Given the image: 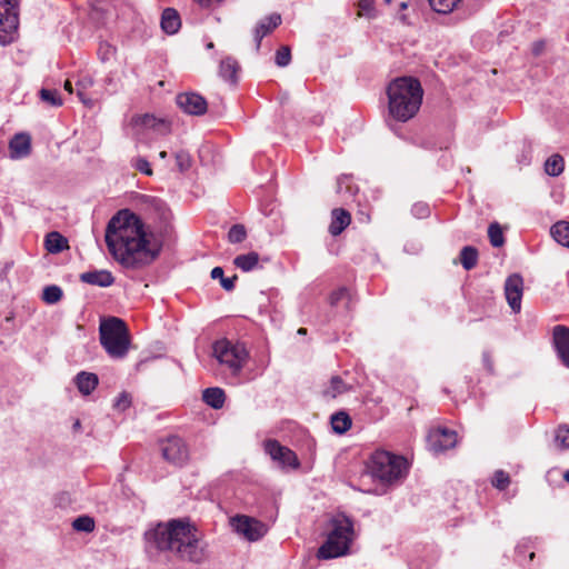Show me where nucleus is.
<instances>
[{
	"mask_svg": "<svg viewBox=\"0 0 569 569\" xmlns=\"http://www.w3.org/2000/svg\"><path fill=\"white\" fill-rule=\"evenodd\" d=\"M104 241L112 258L131 270L152 264L162 251V242L151 241L141 218L129 209H121L111 217Z\"/></svg>",
	"mask_w": 569,
	"mask_h": 569,
	"instance_id": "nucleus-1",
	"label": "nucleus"
},
{
	"mask_svg": "<svg viewBox=\"0 0 569 569\" xmlns=\"http://www.w3.org/2000/svg\"><path fill=\"white\" fill-rule=\"evenodd\" d=\"M150 548L159 551H171L182 560L200 563L206 559V551L197 537V529L183 520H171L167 525L159 523L146 532Z\"/></svg>",
	"mask_w": 569,
	"mask_h": 569,
	"instance_id": "nucleus-2",
	"label": "nucleus"
},
{
	"mask_svg": "<svg viewBox=\"0 0 569 569\" xmlns=\"http://www.w3.org/2000/svg\"><path fill=\"white\" fill-rule=\"evenodd\" d=\"M387 96L390 116L397 121L406 122L418 113L423 89L418 79L400 77L388 84Z\"/></svg>",
	"mask_w": 569,
	"mask_h": 569,
	"instance_id": "nucleus-3",
	"label": "nucleus"
},
{
	"mask_svg": "<svg viewBox=\"0 0 569 569\" xmlns=\"http://www.w3.org/2000/svg\"><path fill=\"white\" fill-rule=\"evenodd\" d=\"M409 469L410 463L403 456L377 450L365 462L362 477L369 476L385 487H392L406 479Z\"/></svg>",
	"mask_w": 569,
	"mask_h": 569,
	"instance_id": "nucleus-4",
	"label": "nucleus"
},
{
	"mask_svg": "<svg viewBox=\"0 0 569 569\" xmlns=\"http://www.w3.org/2000/svg\"><path fill=\"white\" fill-rule=\"evenodd\" d=\"M330 531L326 541L320 546L317 551L319 559H333L347 553L351 542V535L353 532L352 520L338 515L330 521Z\"/></svg>",
	"mask_w": 569,
	"mask_h": 569,
	"instance_id": "nucleus-5",
	"label": "nucleus"
},
{
	"mask_svg": "<svg viewBox=\"0 0 569 569\" xmlns=\"http://www.w3.org/2000/svg\"><path fill=\"white\" fill-rule=\"evenodd\" d=\"M100 342L111 358H123L130 346V336L126 322L116 317L102 321L100 325Z\"/></svg>",
	"mask_w": 569,
	"mask_h": 569,
	"instance_id": "nucleus-6",
	"label": "nucleus"
},
{
	"mask_svg": "<svg viewBox=\"0 0 569 569\" xmlns=\"http://www.w3.org/2000/svg\"><path fill=\"white\" fill-rule=\"evenodd\" d=\"M213 355L221 365H226L233 375H238L246 366L249 352L243 343L232 342L226 338L217 340L213 346Z\"/></svg>",
	"mask_w": 569,
	"mask_h": 569,
	"instance_id": "nucleus-7",
	"label": "nucleus"
},
{
	"mask_svg": "<svg viewBox=\"0 0 569 569\" xmlns=\"http://www.w3.org/2000/svg\"><path fill=\"white\" fill-rule=\"evenodd\" d=\"M18 0H0V44H10L19 26Z\"/></svg>",
	"mask_w": 569,
	"mask_h": 569,
	"instance_id": "nucleus-8",
	"label": "nucleus"
},
{
	"mask_svg": "<svg viewBox=\"0 0 569 569\" xmlns=\"http://www.w3.org/2000/svg\"><path fill=\"white\" fill-rule=\"evenodd\" d=\"M162 458L176 467L184 466L189 460V448L178 436H170L159 441Z\"/></svg>",
	"mask_w": 569,
	"mask_h": 569,
	"instance_id": "nucleus-9",
	"label": "nucleus"
},
{
	"mask_svg": "<svg viewBox=\"0 0 569 569\" xmlns=\"http://www.w3.org/2000/svg\"><path fill=\"white\" fill-rule=\"evenodd\" d=\"M231 525L239 535H242L249 541L261 539L268 531L262 521L246 515H237L231 518Z\"/></svg>",
	"mask_w": 569,
	"mask_h": 569,
	"instance_id": "nucleus-10",
	"label": "nucleus"
},
{
	"mask_svg": "<svg viewBox=\"0 0 569 569\" xmlns=\"http://www.w3.org/2000/svg\"><path fill=\"white\" fill-rule=\"evenodd\" d=\"M264 450L271 459L277 461L282 468L290 467L297 469L300 466L296 452L290 448L282 446L276 439L264 441Z\"/></svg>",
	"mask_w": 569,
	"mask_h": 569,
	"instance_id": "nucleus-11",
	"label": "nucleus"
},
{
	"mask_svg": "<svg viewBox=\"0 0 569 569\" xmlns=\"http://www.w3.org/2000/svg\"><path fill=\"white\" fill-rule=\"evenodd\" d=\"M427 439L432 451L441 452L456 446L457 433L448 428L438 427L430 430Z\"/></svg>",
	"mask_w": 569,
	"mask_h": 569,
	"instance_id": "nucleus-12",
	"label": "nucleus"
},
{
	"mask_svg": "<svg viewBox=\"0 0 569 569\" xmlns=\"http://www.w3.org/2000/svg\"><path fill=\"white\" fill-rule=\"evenodd\" d=\"M176 101L183 112L191 116H202L208 109L207 100L196 92L179 93Z\"/></svg>",
	"mask_w": 569,
	"mask_h": 569,
	"instance_id": "nucleus-13",
	"label": "nucleus"
},
{
	"mask_svg": "<svg viewBox=\"0 0 569 569\" xmlns=\"http://www.w3.org/2000/svg\"><path fill=\"white\" fill-rule=\"evenodd\" d=\"M522 292V277L518 273L509 276L505 282V296L508 301V305L515 312H519L521 309Z\"/></svg>",
	"mask_w": 569,
	"mask_h": 569,
	"instance_id": "nucleus-14",
	"label": "nucleus"
},
{
	"mask_svg": "<svg viewBox=\"0 0 569 569\" xmlns=\"http://www.w3.org/2000/svg\"><path fill=\"white\" fill-rule=\"evenodd\" d=\"M552 343L561 362L569 368V328L562 325L555 326Z\"/></svg>",
	"mask_w": 569,
	"mask_h": 569,
	"instance_id": "nucleus-15",
	"label": "nucleus"
},
{
	"mask_svg": "<svg viewBox=\"0 0 569 569\" xmlns=\"http://www.w3.org/2000/svg\"><path fill=\"white\" fill-rule=\"evenodd\" d=\"M281 16L279 13H272L263 19H261L254 30H253V39L256 42V50L259 51L261 41L264 37L272 33L280 24H281Z\"/></svg>",
	"mask_w": 569,
	"mask_h": 569,
	"instance_id": "nucleus-16",
	"label": "nucleus"
},
{
	"mask_svg": "<svg viewBox=\"0 0 569 569\" xmlns=\"http://www.w3.org/2000/svg\"><path fill=\"white\" fill-rule=\"evenodd\" d=\"M10 157L12 159L24 158L31 152V137L21 132L13 136L9 142Z\"/></svg>",
	"mask_w": 569,
	"mask_h": 569,
	"instance_id": "nucleus-17",
	"label": "nucleus"
},
{
	"mask_svg": "<svg viewBox=\"0 0 569 569\" xmlns=\"http://www.w3.org/2000/svg\"><path fill=\"white\" fill-rule=\"evenodd\" d=\"M80 280L91 286L110 287L114 282V277L108 270H94L81 273Z\"/></svg>",
	"mask_w": 569,
	"mask_h": 569,
	"instance_id": "nucleus-18",
	"label": "nucleus"
},
{
	"mask_svg": "<svg viewBox=\"0 0 569 569\" xmlns=\"http://www.w3.org/2000/svg\"><path fill=\"white\" fill-rule=\"evenodd\" d=\"M351 223V214L349 211L337 208L331 212V222L329 226V232L332 236L340 234Z\"/></svg>",
	"mask_w": 569,
	"mask_h": 569,
	"instance_id": "nucleus-19",
	"label": "nucleus"
},
{
	"mask_svg": "<svg viewBox=\"0 0 569 569\" xmlns=\"http://www.w3.org/2000/svg\"><path fill=\"white\" fill-rule=\"evenodd\" d=\"M74 383L83 396H89L97 388L99 378L96 373L81 371L76 376Z\"/></svg>",
	"mask_w": 569,
	"mask_h": 569,
	"instance_id": "nucleus-20",
	"label": "nucleus"
},
{
	"mask_svg": "<svg viewBox=\"0 0 569 569\" xmlns=\"http://www.w3.org/2000/svg\"><path fill=\"white\" fill-rule=\"evenodd\" d=\"M181 27V20L178 11L173 8H167L161 16V28L168 34H174Z\"/></svg>",
	"mask_w": 569,
	"mask_h": 569,
	"instance_id": "nucleus-21",
	"label": "nucleus"
},
{
	"mask_svg": "<svg viewBox=\"0 0 569 569\" xmlns=\"http://www.w3.org/2000/svg\"><path fill=\"white\" fill-rule=\"evenodd\" d=\"M239 70L240 66L232 57H227L220 61L219 74L231 83H237Z\"/></svg>",
	"mask_w": 569,
	"mask_h": 569,
	"instance_id": "nucleus-22",
	"label": "nucleus"
},
{
	"mask_svg": "<svg viewBox=\"0 0 569 569\" xmlns=\"http://www.w3.org/2000/svg\"><path fill=\"white\" fill-rule=\"evenodd\" d=\"M44 246L50 253H59L69 248L68 239L58 231H51L47 234Z\"/></svg>",
	"mask_w": 569,
	"mask_h": 569,
	"instance_id": "nucleus-23",
	"label": "nucleus"
},
{
	"mask_svg": "<svg viewBox=\"0 0 569 569\" xmlns=\"http://www.w3.org/2000/svg\"><path fill=\"white\" fill-rule=\"evenodd\" d=\"M202 400L213 409H220L224 405L226 395L221 388H207L202 392Z\"/></svg>",
	"mask_w": 569,
	"mask_h": 569,
	"instance_id": "nucleus-24",
	"label": "nucleus"
},
{
	"mask_svg": "<svg viewBox=\"0 0 569 569\" xmlns=\"http://www.w3.org/2000/svg\"><path fill=\"white\" fill-rule=\"evenodd\" d=\"M259 263V254L254 251H251L246 254H239L233 259V264L244 271L249 272L253 270Z\"/></svg>",
	"mask_w": 569,
	"mask_h": 569,
	"instance_id": "nucleus-25",
	"label": "nucleus"
},
{
	"mask_svg": "<svg viewBox=\"0 0 569 569\" xmlns=\"http://www.w3.org/2000/svg\"><path fill=\"white\" fill-rule=\"evenodd\" d=\"M550 233L552 238L561 246L569 248V222L568 221H559L555 223Z\"/></svg>",
	"mask_w": 569,
	"mask_h": 569,
	"instance_id": "nucleus-26",
	"label": "nucleus"
},
{
	"mask_svg": "<svg viewBox=\"0 0 569 569\" xmlns=\"http://www.w3.org/2000/svg\"><path fill=\"white\" fill-rule=\"evenodd\" d=\"M331 427L336 433L342 435L352 426L350 416L343 411L337 412L331 416Z\"/></svg>",
	"mask_w": 569,
	"mask_h": 569,
	"instance_id": "nucleus-27",
	"label": "nucleus"
},
{
	"mask_svg": "<svg viewBox=\"0 0 569 569\" xmlns=\"http://www.w3.org/2000/svg\"><path fill=\"white\" fill-rule=\"evenodd\" d=\"M460 262L466 270H471L478 262V250L475 247L467 246L460 251Z\"/></svg>",
	"mask_w": 569,
	"mask_h": 569,
	"instance_id": "nucleus-28",
	"label": "nucleus"
},
{
	"mask_svg": "<svg viewBox=\"0 0 569 569\" xmlns=\"http://www.w3.org/2000/svg\"><path fill=\"white\" fill-rule=\"evenodd\" d=\"M555 446L559 450H569V426L560 425L555 430Z\"/></svg>",
	"mask_w": 569,
	"mask_h": 569,
	"instance_id": "nucleus-29",
	"label": "nucleus"
},
{
	"mask_svg": "<svg viewBox=\"0 0 569 569\" xmlns=\"http://www.w3.org/2000/svg\"><path fill=\"white\" fill-rule=\"evenodd\" d=\"M565 162L561 156L553 154L547 159L545 170L549 176L557 177L563 171Z\"/></svg>",
	"mask_w": 569,
	"mask_h": 569,
	"instance_id": "nucleus-30",
	"label": "nucleus"
},
{
	"mask_svg": "<svg viewBox=\"0 0 569 569\" xmlns=\"http://www.w3.org/2000/svg\"><path fill=\"white\" fill-rule=\"evenodd\" d=\"M430 7L438 13L448 14L452 12L461 0H428Z\"/></svg>",
	"mask_w": 569,
	"mask_h": 569,
	"instance_id": "nucleus-31",
	"label": "nucleus"
},
{
	"mask_svg": "<svg viewBox=\"0 0 569 569\" xmlns=\"http://www.w3.org/2000/svg\"><path fill=\"white\" fill-rule=\"evenodd\" d=\"M377 16L378 10L375 6V0H358V18L375 19Z\"/></svg>",
	"mask_w": 569,
	"mask_h": 569,
	"instance_id": "nucleus-32",
	"label": "nucleus"
},
{
	"mask_svg": "<svg viewBox=\"0 0 569 569\" xmlns=\"http://www.w3.org/2000/svg\"><path fill=\"white\" fill-rule=\"evenodd\" d=\"M347 390V387L342 379L338 376H333L330 380V386L323 390V396L329 398H336L337 396L343 393Z\"/></svg>",
	"mask_w": 569,
	"mask_h": 569,
	"instance_id": "nucleus-33",
	"label": "nucleus"
},
{
	"mask_svg": "<svg viewBox=\"0 0 569 569\" xmlns=\"http://www.w3.org/2000/svg\"><path fill=\"white\" fill-rule=\"evenodd\" d=\"M62 296L61 288L56 284L47 286L42 291V300L49 305L59 302Z\"/></svg>",
	"mask_w": 569,
	"mask_h": 569,
	"instance_id": "nucleus-34",
	"label": "nucleus"
},
{
	"mask_svg": "<svg viewBox=\"0 0 569 569\" xmlns=\"http://www.w3.org/2000/svg\"><path fill=\"white\" fill-rule=\"evenodd\" d=\"M488 237H489L491 246L495 248H499L505 243V238H503L501 227L497 222H493L489 226Z\"/></svg>",
	"mask_w": 569,
	"mask_h": 569,
	"instance_id": "nucleus-35",
	"label": "nucleus"
},
{
	"mask_svg": "<svg viewBox=\"0 0 569 569\" xmlns=\"http://www.w3.org/2000/svg\"><path fill=\"white\" fill-rule=\"evenodd\" d=\"M40 98L43 102L52 107H59L62 104V99L60 98L59 92L56 89L42 88L40 90Z\"/></svg>",
	"mask_w": 569,
	"mask_h": 569,
	"instance_id": "nucleus-36",
	"label": "nucleus"
},
{
	"mask_svg": "<svg viewBox=\"0 0 569 569\" xmlns=\"http://www.w3.org/2000/svg\"><path fill=\"white\" fill-rule=\"evenodd\" d=\"M143 124L153 128L162 134H167L170 131L169 122L164 120H158L153 116L146 114L143 118Z\"/></svg>",
	"mask_w": 569,
	"mask_h": 569,
	"instance_id": "nucleus-37",
	"label": "nucleus"
},
{
	"mask_svg": "<svg viewBox=\"0 0 569 569\" xmlns=\"http://www.w3.org/2000/svg\"><path fill=\"white\" fill-rule=\"evenodd\" d=\"M77 531L91 532L94 530V520L89 516H80L72 522Z\"/></svg>",
	"mask_w": 569,
	"mask_h": 569,
	"instance_id": "nucleus-38",
	"label": "nucleus"
},
{
	"mask_svg": "<svg viewBox=\"0 0 569 569\" xmlns=\"http://www.w3.org/2000/svg\"><path fill=\"white\" fill-rule=\"evenodd\" d=\"M247 237V230L243 224H233L228 232V240L231 243H240Z\"/></svg>",
	"mask_w": 569,
	"mask_h": 569,
	"instance_id": "nucleus-39",
	"label": "nucleus"
},
{
	"mask_svg": "<svg viewBox=\"0 0 569 569\" xmlns=\"http://www.w3.org/2000/svg\"><path fill=\"white\" fill-rule=\"evenodd\" d=\"M91 84L92 80L88 77H84L77 82V96L88 107H92V100L87 97L86 89Z\"/></svg>",
	"mask_w": 569,
	"mask_h": 569,
	"instance_id": "nucleus-40",
	"label": "nucleus"
},
{
	"mask_svg": "<svg viewBox=\"0 0 569 569\" xmlns=\"http://www.w3.org/2000/svg\"><path fill=\"white\" fill-rule=\"evenodd\" d=\"M491 483L498 490H505L510 485V477L503 470H497L493 473Z\"/></svg>",
	"mask_w": 569,
	"mask_h": 569,
	"instance_id": "nucleus-41",
	"label": "nucleus"
},
{
	"mask_svg": "<svg viewBox=\"0 0 569 569\" xmlns=\"http://www.w3.org/2000/svg\"><path fill=\"white\" fill-rule=\"evenodd\" d=\"M291 61V51L288 46L280 47L276 52V64L287 67Z\"/></svg>",
	"mask_w": 569,
	"mask_h": 569,
	"instance_id": "nucleus-42",
	"label": "nucleus"
},
{
	"mask_svg": "<svg viewBox=\"0 0 569 569\" xmlns=\"http://www.w3.org/2000/svg\"><path fill=\"white\" fill-rule=\"evenodd\" d=\"M176 164L180 172H186L191 168L192 160L188 152L179 151L176 153Z\"/></svg>",
	"mask_w": 569,
	"mask_h": 569,
	"instance_id": "nucleus-43",
	"label": "nucleus"
},
{
	"mask_svg": "<svg viewBox=\"0 0 569 569\" xmlns=\"http://www.w3.org/2000/svg\"><path fill=\"white\" fill-rule=\"evenodd\" d=\"M131 395L123 391L121 392L113 403V408L118 411H124L131 406Z\"/></svg>",
	"mask_w": 569,
	"mask_h": 569,
	"instance_id": "nucleus-44",
	"label": "nucleus"
},
{
	"mask_svg": "<svg viewBox=\"0 0 569 569\" xmlns=\"http://www.w3.org/2000/svg\"><path fill=\"white\" fill-rule=\"evenodd\" d=\"M347 299L350 300L349 290L346 287H341L330 295V303L332 306L338 305L340 301Z\"/></svg>",
	"mask_w": 569,
	"mask_h": 569,
	"instance_id": "nucleus-45",
	"label": "nucleus"
},
{
	"mask_svg": "<svg viewBox=\"0 0 569 569\" xmlns=\"http://www.w3.org/2000/svg\"><path fill=\"white\" fill-rule=\"evenodd\" d=\"M134 168L147 176L152 174V169L150 167V163L144 158H138L136 161Z\"/></svg>",
	"mask_w": 569,
	"mask_h": 569,
	"instance_id": "nucleus-46",
	"label": "nucleus"
},
{
	"mask_svg": "<svg viewBox=\"0 0 569 569\" xmlns=\"http://www.w3.org/2000/svg\"><path fill=\"white\" fill-rule=\"evenodd\" d=\"M238 277L234 274L233 277H230V278H226L223 277L221 280H220V284L221 287L226 290V291H232L236 287V281H237Z\"/></svg>",
	"mask_w": 569,
	"mask_h": 569,
	"instance_id": "nucleus-47",
	"label": "nucleus"
},
{
	"mask_svg": "<svg viewBox=\"0 0 569 569\" xmlns=\"http://www.w3.org/2000/svg\"><path fill=\"white\" fill-rule=\"evenodd\" d=\"M116 49L109 44H101L99 48V53L101 54L102 60H108L111 56H113Z\"/></svg>",
	"mask_w": 569,
	"mask_h": 569,
	"instance_id": "nucleus-48",
	"label": "nucleus"
},
{
	"mask_svg": "<svg viewBox=\"0 0 569 569\" xmlns=\"http://www.w3.org/2000/svg\"><path fill=\"white\" fill-rule=\"evenodd\" d=\"M412 211L417 217L423 218L429 214V207L423 203H418L413 206Z\"/></svg>",
	"mask_w": 569,
	"mask_h": 569,
	"instance_id": "nucleus-49",
	"label": "nucleus"
},
{
	"mask_svg": "<svg viewBox=\"0 0 569 569\" xmlns=\"http://www.w3.org/2000/svg\"><path fill=\"white\" fill-rule=\"evenodd\" d=\"M545 48H546V42L543 40L535 41L532 43V48H531L532 54L535 57H539L545 51Z\"/></svg>",
	"mask_w": 569,
	"mask_h": 569,
	"instance_id": "nucleus-50",
	"label": "nucleus"
},
{
	"mask_svg": "<svg viewBox=\"0 0 569 569\" xmlns=\"http://www.w3.org/2000/svg\"><path fill=\"white\" fill-rule=\"evenodd\" d=\"M482 361L485 365V368L488 370V372H493V361L489 352L485 351L482 353Z\"/></svg>",
	"mask_w": 569,
	"mask_h": 569,
	"instance_id": "nucleus-51",
	"label": "nucleus"
},
{
	"mask_svg": "<svg viewBox=\"0 0 569 569\" xmlns=\"http://www.w3.org/2000/svg\"><path fill=\"white\" fill-rule=\"evenodd\" d=\"M212 279L221 280L224 277L223 269L221 267H214L210 273Z\"/></svg>",
	"mask_w": 569,
	"mask_h": 569,
	"instance_id": "nucleus-52",
	"label": "nucleus"
},
{
	"mask_svg": "<svg viewBox=\"0 0 569 569\" xmlns=\"http://www.w3.org/2000/svg\"><path fill=\"white\" fill-rule=\"evenodd\" d=\"M350 179H351V177H343V178H340V179L338 180V191H339V192L342 190V187H343V184H345V183H346V190H347V191H350V190H351L350 184H349V183H347V182H348V180H350Z\"/></svg>",
	"mask_w": 569,
	"mask_h": 569,
	"instance_id": "nucleus-53",
	"label": "nucleus"
},
{
	"mask_svg": "<svg viewBox=\"0 0 569 569\" xmlns=\"http://www.w3.org/2000/svg\"><path fill=\"white\" fill-rule=\"evenodd\" d=\"M200 7L209 8L216 2H220V0H194Z\"/></svg>",
	"mask_w": 569,
	"mask_h": 569,
	"instance_id": "nucleus-54",
	"label": "nucleus"
},
{
	"mask_svg": "<svg viewBox=\"0 0 569 569\" xmlns=\"http://www.w3.org/2000/svg\"><path fill=\"white\" fill-rule=\"evenodd\" d=\"M63 87H64V90H66V91H68L69 93H72V92H73L72 83H71V81H70V80H67V81L64 82V86H63Z\"/></svg>",
	"mask_w": 569,
	"mask_h": 569,
	"instance_id": "nucleus-55",
	"label": "nucleus"
},
{
	"mask_svg": "<svg viewBox=\"0 0 569 569\" xmlns=\"http://www.w3.org/2000/svg\"><path fill=\"white\" fill-rule=\"evenodd\" d=\"M563 479L569 483V469L563 473Z\"/></svg>",
	"mask_w": 569,
	"mask_h": 569,
	"instance_id": "nucleus-56",
	"label": "nucleus"
},
{
	"mask_svg": "<svg viewBox=\"0 0 569 569\" xmlns=\"http://www.w3.org/2000/svg\"><path fill=\"white\" fill-rule=\"evenodd\" d=\"M298 333H299V335H306V333H307V329H306V328H300V329L298 330Z\"/></svg>",
	"mask_w": 569,
	"mask_h": 569,
	"instance_id": "nucleus-57",
	"label": "nucleus"
},
{
	"mask_svg": "<svg viewBox=\"0 0 569 569\" xmlns=\"http://www.w3.org/2000/svg\"><path fill=\"white\" fill-rule=\"evenodd\" d=\"M407 7H408V3H407V2H405V1H403V2H401V3H400V9H401V10L407 9Z\"/></svg>",
	"mask_w": 569,
	"mask_h": 569,
	"instance_id": "nucleus-58",
	"label": "nucleus"
},
{
	"mask_svg": "<svg viewBox=\"0 0 569 569\" xmlns=\"http://www.w3.org/2000/svg\"><path fill=\"white\" fill-rule=\"evenodd\" d=\"M80 426H81V425H80V421H79V420H77V421L73 423V428H74V429H79V428H80Z\"/></svg>",
	"mask_w": 569,
	"mask_h": 569,
	"instance_id": "nucleus-59",
	"label": "nucleus"
},
{
	"mask_svg": "<svg viewBox=\"0 0 569 569\" xmlns=\"http://www.w3.org/2000/svg\"><path fill=\"white\" fill-rule=\"evenodd\" d=\"M159 156L162 159L167 158V151H161Z\"/></svg>",
	"mask_w": 569,
	"mask_h": 569,
	"instance_id": "nucleus-60",
	"label": "nucleus"
},
{
	"mask_svg": "<svg viewBox=\"0 0 569 569\" xmlns=\"http://www.w3.org/2000/svg\"><path fill=\"white\" fill-rule=\"evenodd\" d=\"M207 48H209V49L213 48V43L212 42L208 43Z\"/></svg>",
	"mask_w": 569,
	"mask_h": 569,
	"instance_id": "nucleus-61",
	"label": "nucleus"
},
{
	"mask_svg": "<svg viewBox=\"0 0 569 569\" xmlns=\"http://www.w3.org/2000/svg\"><path fill=\"white\" fill-rule=\"evenodd\" d=\"M400 19H401L402 21H406V16H401V17H400Z\"/></svg>",
	"mask_w": 569,
	"mask_h": 569,
	"instance_id": "nucleus-62",
	"label": "nucleus"
},
{
	"mask_svg": "<svg viewBox=\"0 0 569 569\" xmlns=\"http://www.w3.org/2000/svg\"><path fill=\"white\" fill-rule=\"evenodd\" d=\"M385 2H386V3H390V2H391V0H385Z\"/></svg>",
	"mask_w": 569,
	"mask_h": 569,
	"instance_id": "nucleus-63",
	"label": "nucleus"
}]
</instances>
